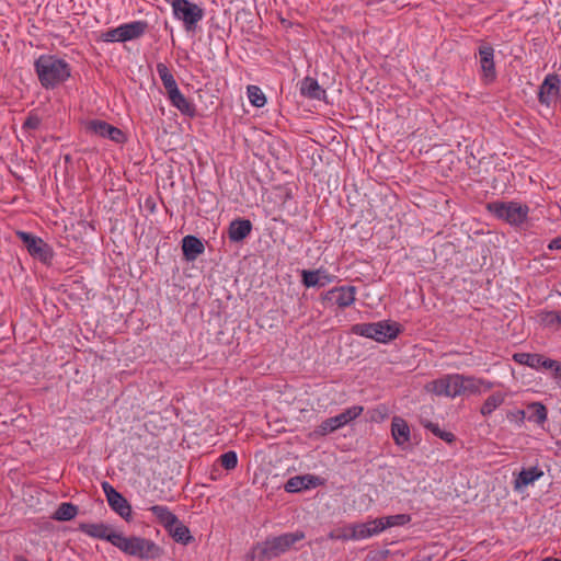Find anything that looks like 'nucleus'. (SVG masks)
Wrapping results in <instances>:
<instances>
[{
	"label": "nucleus",
	"mask_w": 561,
	"mask_h": 561,
	"mask_svg": "<svg viewBox=\"0 0 561 561\" xmlns=\"http://www.w3.org/2000/svg\"><path fill=\"white\" fill-rule=\"evenodd\" d=\"M78 514V507L72 503H61L55 511L53 518L59 522L73 519Z\"/></svg>",
	"instance_id": "7c9ffc66"
},
{
	"label": "nucleus",
	"mask_w": 561,
	"mask_h": 561,
	"mask_svg": "<svg viewBox=\"0 0 561 561\" xmlns=\"http://www.w3.org/2000/svg\"><path fill=\"white\" fill-rule=\"evenodd\" d=\"M321 484V480L319 477L306 474V476H296L290 478L285 483V491L288 493H295L302 490H307L310 488H316Z\"/></svg>",
	"instance_id": "f3484780"
},
{
	"label": "nucleus",
	"mask_w": 561,
	"mask_h": 561,
	"mask_svg": "<svg viewBox=\"0 0 561 561\" xmlns=\"http://www.w3.org/2000/svg\"><path fill=\"white\" fill-rule=\"evenodd\" d=\"M247 94L250 103L255 107H263L266 104V98L260 87L250 84L247 87Z\"/></svg>",
	"instance_id": "f704fd0d"
},
{
	"label": "nucleus",
	"mask_w": 561,
	"mask_h": 561,
	"mask_svg": "<svg viewBox=\"0 0 561 561\" xmlns=\"http://www.w3.org/2000/svg\"><path fill=\"white\" fill-rule=\"evenodd\" d=\"M552 377L556 379L557 385L561 389V364L558 363V365H557V367H556V369L553 371Z\"/></svg>",
	"instance_id": "49530a36"
},
{
	"label": "nucleus",
	"mask_w": 561,
	"mask_h": 561,
	"mask_svg": "<svg viewBox=\"0 0 561 561\" xmlns=\"http://www.w3.org/2000/svg\"><path fill=\"white\" fill-rule=\"evenodd\" d=\"M542 561H561L560 559L546 558Z\"/></svg>",
	"instance_id": "3c124183"
},
{
	"label": "nucleus",
	"mask_w": 561,
	"mask_h": 561,
	"mask_svg": "<svg viewBox=\"0 0 561 561\" xmlns=\"http://www.w3.org/2000/svg\"><path fill=\"white\" fill-rule=\"evenodd\" d=\"M15 561H28V560H26L25 558L19 556V557H15Z\"/></svg>",
	"instance_id": "8fccbe9b"
},
{
	"label": "nucleus",
	"mask_w": 561,
	"mask_h": 561,
	"mask_svg": "<svg viewBox=\"0 0 561 561\" xmlns=\"http://www.w3.org/2000/svg\"><path fill=\"white\" fill-rule=\"evenodd\" d=\"M557 445H558L559 450H560V453H561V442H558V443H557Z\"/></svg>",
	"instance_id": "603ef678"
},
{
	"label": "nucleus",
	"mask_w": 561,
	"mask_h": 561,
	"mask_svg": "<svg viewBox=\"0 0 561 561\" xmlns=\"http://www.w3.org/2000/svg\"><path fill=\"white\" fill-rule=\"evenodd\" d=\"M305 538V533H286L280 536L266 539L257 546L260 554L264 559H273L288 551L296 542Z\"/></svg>",
	"instance_id": "20e7f679"
},
{
	"label": "nucleus",
	"mask_w": 561,
	"mask_h": 561,
	"mask_svg": "<svg viewBox=\"0 0 561 561\" xmlns=\"http://www.w3.org/2000/svg\"><path fill=\"white\" fill-rule=\"evenodd\" d=\"M364 411L362 405H353L347 408L342 413L335 415L337 423L341 427L347 425L353 420L357 419Z\"/></svg>",
	"instance_id": "473e14b6"
},
{
	"label": "nucleus",
	"mask_w": 561,
	"mask_h": 561,
	"mask_svg": "<svg viewBox=\"0 0 561 561\" xmlns=\"http://www.w3.org/2000/svg\"><path fill=\"white\" fill-rule=\"evenodd\" d=\"M378 520H381L383 525V530L387 528L396 527V526H404L411 522V515L409 514H397L390 515L386 517H380Z\"/></svg>",
	"instance_id": "72a5a7b5"
},
{
	"label": "nucleus",
	"mask_w": 561,
	"mask_h": 561,
	"mask_svg": "<svg viewBox=\"0 0 561 561\" xmlns=\"http://www.w3.org/2000/svg\"><path fill=\"white\" fill-rule=\"evenodd\" d=\"M34 69L45 89H54L71 76L70 65L55 55H41L34 62Z\"/></svg>",
	"instance_id": "f257e3e1"
},
{
	"label": "nucleus",
	"mask_w": 561,
	"mask_h": 561,
	"mask_svg": "<svg viewBox=\"0 0 561 561\" xmlns=\"http://www.w3.org/2000/svg\"><path fill=\"white\" fill-rule=\"evenodd\" d=\"M16 236L23 242L32 257L47 265L51 263L54 251L42 238L26 231H18Z\"/></svg>",
	"instance_id": "0eeeda50"
},
{
	"label": "nucleus",
	"mask_w": 561,
	"mask_h": 561,
	"mask_svg": "<svg viewBox=\"0 0 561 561\" xmlns=\"http://www.w3.org/2000/svg\"><path fill=\"white\" fill-rule=\"evenodd\" d=\"M42 124L41 117L34 113L33 111L28 113L26 119L22 125V129L25 131H31L37 129Z\"/></svg>",
	"instance_id": "ea45409f"
},
{
	"label": "nucleus",
	"mask_w": 561,
	"mask_h": 561,
	"mask_svg": "<svg viewBox=\"0 0 561 561\" xmlns=\"http://www.w3.org/2000/svg\"><path fill=\"white\" fill-rule=\"evenodd\" d=\"M352 535H353V525L350 524L348 526L343 528L341 531H339V534L336 535V539L337 540H354V538L351 537Z\"/></svg>",
	"instance_id": "37998d69"
},
{
	"label": "nucleus",
	"mask_w": 561,
	"mask_h": 561,
	"mask_svg": "<svg viewBox=\"0 0 561 561\" xmlns=\"http://www.w3.org/2000/svg\"><path fill=\"white\" fill-rule=\"evenodd\" d=\"M341 428L335 416L324 420L314 431L320 436H325L336 430Z\"/></svg>",
	"instance_id": "4c0bfd02"
},
{
	"label": "nucleus",
	"mask_w": 561,
	"mask_h": 561,
	"mask_svg": "<svg viewBox=\"0 0 561 561\" xmlns=\"http://www.w3.org/2000/svg\"><path fill=\"white\" fill-rule=\"evenodd\" d=\"M78 529L91 538L106 540L114 547L121 534L115 531L111 525L104 523H80Z\"/></svg>",
	"instance_id": "9d476101"
},
{
	"label": "nucleus",
	"mask_w": 561,
	"mask_h": 561,
	"mask_svg": "<svg viewBox=\"0 0 561 561\" xmlns=\"http://www.w3.org/2000/svg\"><path fill=\"white\" fill-rule=\"evenodd\" d=\"M353 525V535L351 537L354 540H363L373 536L379 535L383 531V525L378 518L368 520L366 523H355Z\"/></svg>",
	"instance_id": "2eb2a0df"
},
{
	"label": "nucleus",
	"mask_w": 561,
	"mask_h": 561,
	"mask_svg": "<svg viewBox=\"0 0 561 561\" xmlns=\"http://www.w3.org/2000/svg\"><path fill=\"white\" fill-rule=\"evenodd\" d=\"M149 511L165 529L171 527L178 519V517L164 505H153Z\"/></svg>",
	"instance_id": "cd10ccee"
},
{
	"label": "nucleus",
	"mask_w": 561,
	"mask_h": 561,
	"mask_svg": "<svg viewBox=\"0 0 561 561\" xmlns=\"http://www.w3.org/2000/svg\"><path fill=\"white\" fill-rule=\"evenodd\" d=\"M481 80L485 84L493 83L496 80V69L494 62V48L483 43L478 48Z\"/></svg>",
	"instance_id": "1a4fd4ad"
},
{
	"label": "nucleus",
	"mask_w": 561,
	"mask_h": 561,
	"mask_svg": "<svg viewBox=\"0 0 561 561\" xmlns=\"http://www.w3.org/2000/svg\"><path fill=\"white\" fill-rule=\"evenodd\" d=\"M391 435L394 443L402 446L409 443L411 433L410 427L405 420L400 416H394L391 421Z\"/></svg>",
	"instance_id": "aec40b11"
},
{
	"label": "nucleus",
	"mask_w": 561,
	"mask_h": 561,
	"mask_svg": "<svg viewBox=\"0 0 561 561\" xmlns=\"http://www.w3.org/2000/svg\"><path fill=\"white\" fill-rule=\"evenodd\" d=\"M561 80L557 75H548L539 87L538 100L541 104L550 106L560 94Z\"/></svg>",
	"instance_id": "ddd939ff"
},
{
	"label": "nucleus",
	"mask_w": 561,
	"mask_h": 561,
	"mask_svg": "<svg viewBox=\"0 0 561 561\" xmlns=\"http://www.w3.org/2000/svg\"><path fill=\"white\" fill-rule=\"evenodd\" d=\"M513 359L515 363L519 365L528 366L533 369H549L552 373L554 371L558 362L547 358L540 354H531V353H515L513 355Z\"/></svg>",
	"instance_id": "4468645a"
},
{
	"label": "nucleus",
	"mask_w": 561,
	"mask_h": 561,
	"mask_svg": "<svg viewBox=\"0 0 561 561\" xmlns=\"http://www.w3.org/2000/svg\"><path fill=\"white\" fill-rule=\"evenodd\" d=\"M165 530L179 543L188 545L193 540V536L191 535L188 527L180 522L179 518Z\"/></svg>",
	"instance_id": "393cba45"
},
{
	"label": "nucleus",
	"mask_w": 561,
	"mask_h": 561,
	"mask_svg": "<svg viewBox=\"0 0 561 561\" xmlns=\"http://www.w3.org/2000/svg\"><path fill=\"white\" fill-rule=\"evenodd\" d=\"M302 277V284L306 287H323L330 283L333 282V276L330 274L321 271V270H314V271H308L304 270L301 272Z\"/></svg>",
	"instance_id": "a211bd4d"
},
{
	"label": "nucleus",
	"mask_w": 561,
	"mask_h": 561,
	"mask_svg": "<svg viewBox=\"0 0 561 561\" xmlns=\"http://www.w3.org/2000/svg\"><path fill=\"white\" fill-rule=\"evenodd\" d=\"M167 2L171 5L174 19L182 22L186 32L196 30L204 18L202 7L190 0H167Z\"/></svg>",
	"instance_id": "7ed1b4c3"
},
{
	"label": "nucleus",
	"mask_w": 561,
	"mask_h": 561,
	"mask_svg": "<svg viewBox=\"0 0 561 561\" xmlns=\"http://www.w3.org/2000/svg\"><path fill=\"white\" fill-rule=\"evenodd\" d=\"M219 463L227 470H232L238 465V456L234 451L230 450L222 454L219 459Z\"/></svg>",
	"instance_id": "58836bf2"
},
{
	"label": "nucleus",
	"mask_w": 561,
	"mask_h": 561,
	"mask_svg": "<svg viewBox=\"0 0 561 561\" xmlns=\"http://www.w3.org/2000/svg\"><path fill=\"white\" fill-rule=\"evenodd\" d=\"M526 419L536 424H543L548 417L547 408L540 402H533L527 405Z\"/></svg>",
	"instance_id": "a878e982"
},
{
	"label": "nucleus",
	"mask_w": 561,
	"mask_h": 561,
	"mask_svg": "<svg viewBox=\"0 0 561 561\" xmlns=\"http://www.w3.org/2000/svg\"><path fill=\"white\" fill-rule=\"evenodd\" d=\"M85 129L92 135L107 138L116 144H123L125 141L124 133L119 128L106 123L105 121L91 119L87 122Z\"/></svg>",
	"instance_id": "9b49d317"
},
{
	"label": "nucleus",
	"mask_w": 561,
	"mask_h": 561,
	"mask_svg": "<svg viewBox=\"0 0 561 561\" xmlns=\"http://www.w3.org/2000/svg\"><path fill=\"white\" fill-rule=\"evenodd\" d=\"M543 471L536 466L523 469L514 481V488L515 490H520L529 484H533L535 481L543 477Z\"/></svg>",
	"instance_id": "4be33fe9"
},
{
	"label": "nucleus",
	"mask_w": 561,
	"mask_h": 561,
	"mask_svg": "<svg viewBox=\"0 0 561 561\" xmlns=\"http://www.w3.org/2000/svg\"><path fill=\"white\" fill-rule=\"evenodd\" d=\"M157 72L159 75V78L161 79V82L167 91V95L171 93L172 91L179 89L178 83L169 69V67L159 62L157 64Z\"/></svg>",
	"instance_id": "c756f323"
},
{
	"label": "nucleus",
	"mask_w": 561,
	"mask_h": 561,
	"mask_svg": "<svg viewBox=\"0 0 561 561\" xmlns=\"http://www.w3.org/2000/svg\"><path fill=\"white\" fill-rule=\"evenodd\" d=\"M104 42H123L121 25L102 34Z\"/></svg>",
	"instance_id": "a19ab883"
},
{
	"label": "nucleus",
	"mask_w": 561,
	"mask_h": 561,
	"mask_svg": "<svg viewBox=\"0 0 561 561\" xmlns=\"http://www.w3.org/2000/svg\"><path fill=\"white\" fill-rule=\"evenodd\" d=\"M481 381L480 378H474L470 376H463L461 375V389H460V396L461 394H477L481 393Z\"/></svg>",
	"instance_id": "2f4dec72"
},
{
	"label": "nucleus",
	"mask_w": 561,
	"mask_h": 561,
	"mask_svg": "<svg viewBox=\"0 0 561 561\" xmlns=\"http://www.w3.org/2000/svg\"><path fill=\"white\" fill-rule=\"evenodd\" d=\"M488 209L499 219L510 225H520L528 216L529 207L516 202H495L488 205Z\"/></svg>",
	"instance_id": "39448f33"
},
{
	"label": "nucleus",
	"mask_w": 561,
	"mask_h": 561,
	"mask_svg": "<svg viewBox=\"0 0 561 561\" xmlns=\"http://www.w3.org/2000/svg\"><path fill=\"white\" fill-rule=\"evenodd\" d=\"M148 28L146 21H133L121 25L123 42L139 38Z\"/></svg>",
	"instance_id": "b1692460"
},
{
	"label": "nucleus",
	"mask_w": 561,
	"mask_h": 561,
	"mask_svg": "<svg viewBox=\"0 0 561 561\" xmlns=\"http://www.w3.org/2000/svg\"><path fill=\"white\" fill-rule=\"evenodd\" d=\"M545 321L548 322V323H559L561 324V313L560 312H556V311H551V312H548L545 317Z\"/></svg>",
	"instance_id": "c03bdc74"
},
{
	"label": "nucleus",
	"mask_w": 561,
	"mask_h": 561,
	"mask_svg": "<svg viewBox=\"0 0 561 561\" xmlns=\"http://www.w3.org/2000/svg\"><path fill=\"white\" fill-rule=\"evenodd\" d=\"M356 293L355 286H337L321 294L320 299L324 307L336 306L341 309H345L355 302Z\"/></svg>",
	"instance_id": "6e6552de"
},
{
	"label": "nucleus",
	"mask_w": 561,
	"mask_h": 561,
	"mask_svg": "<svg viewBox=\"0 0 561 561\" xmlns=\"http://www.w3.org/2000/svg\"><path fill=\"white\" fill-rule=\"evenodd\" d=\"M351 331L353 334L375 340V322L354 324Z\"/></svg>",
	"instance_id": "e433bc0d"
},
{
	"label": "nucleus",
	"mask_w": 561,
	"mask_h": 561,
	"mask_svg": "<svg viewBox=\"0 0 561 561\" xmlns=\"http://www.w3.org/2000/svg\"><path fill=\"white\" fill-rule=\"evenodd\" d=\"M182 250L187 261H194L205 250L203 242L194 237L186 236L182 240Z\"/></svg>",
	"instance_id": "5701e85b"
},
{
	"label": "nucleus",
	"mask_w": 561,
	"mask_h": 561,
	"mask_svg": "<svg viewBox=\"0 0 561 561\" xmlns=\"http://www.w3.org/2000/svg\"><path fill=\"white\" fill-rule=\"evenodd\" d=\"M103 492L106 496L110 507L122 518L129 520L131 517V506L127 500L117 492L108 482L102 483Z\"/></svg>",
	"instance_id": "f8f14e48"
},
{
	"label": "nucleus",
	"mask_w": 561,
	"mask_h": 561,
	"mask_svg": "<svg viewBox=\"0 0 561 561\" xmlns=\"http://www.w3.org/2000/svg\"><path fill=\"white\" fill-rule=\"evenodd\" d=\"M123 553L141 560H156L163 554V549L154 541L139 537H125L122 533L115 546Z\"/></svg>",
	"instance_id": "f03ea898"
},
{
	"label": "nucleus",
	"mask_w": 561,
	"mask_h": 561,
	"mask_svg": "<svg viewBox=\"0 0 561 561\" xmlns=\"http://www.w3.org/2000/svg\"><path fill=\"white\" fill-rule=\"evenodd\" d=\"M252 230V224L248 219H234L230 222L228 236L230 241L240 242L244 240Z\"/></svg>",
	"instance_id": "6ab92c4d"
},
{
	"label": "nucleus",
	"mask_w": 561,
	"mask_h": 561,
	"mask_svg": "<svg viewBox=\"0 0 561 561\" xmlns=\"http://www.w3.org/2000/svg\"><path fill=\"white\" fill-rule=\"evenodd\" d=\"M422 425L446 443H453L455 440V435L451 432L440 430L436 423L426 421L422 422Z\"/></svg>",
	"instance_id": "c9c22d12"
},
{
	"label": "nucleus",
	"mask_w": 561,
	"mask_h": 561,
	"mask_svg": "<svg viewBox=\"0 0 561 561\" xmlns=\"http://www.w3.org/2000/svg\"><path fill=\"white\" fill-rule=\"evenodd\" d=\"M480 381L482 382V383H481L482 392H484V391H488V390L492 389V388H493V386H494V383H493V382H491V381H489V380H485V379H481V378H480Z\"/></svg>",
	"instance_id": "de8ad7c7"
},
{
	"label": "nucleus",
	"mask_w": 561,
	"mask_h": 561,
	"mask_svg": "<svg viewBox=\"0 0 561 561\" xmlns=\"http://www.w3.org/2000/svg\"><path fill=\"white\" fill-rule=\"evenodd\" d=\"M337 534H339V531H337V533L332 531V533H330L329 537H330L331 539H336V535H337Z\"/></svg>",
	"instance_id": "09e8293b"
},
{
	"label": "nucleus",
	"mask_w": 561,
	"mask_h": 561,
	"mask_svg": "<svg viewBox=\"0 0 561 561\" xmlns=\"http://www.w3.org/2000/svg\"><path fill=\"white\" fill-rule=\"evenodd\" d=\"M507 419L512 422H517L518 424H523L526 420V411L525 410H516L512 411L507 414Z\"/></svg>",
	"instance_id": "79ce46f5"
},
{
	"label": "nucleus",
	"mask_w": 561,
	"mask_h": 561,
	"mask_svg": "<svg viewBox=\"0 0 561 561\" xmlns=\"http://www.w3.org/2000/svg\"><path fill=\"white\" fill-rule=\"evenodd\" d=\"M427 392L437 397L456 398L460 396L461 375L447 374L438 379L427 382L424 387Z\"/></svg>",
	"instance_id": "423d86ee"
},
{
	"label": "nucleus",
	"mask_w": 561,
	"mask_h": 561,
	"mask_svg": "<svg viewBox=\"0 0 561 561\" xmlns=\"http://www.w3.org/2000/svg\"><path fill=\"white\" fill-rule=\"evenodd\" d=\"M548 249L550 250H561V237H557L550 241L548 244Z\"/></svg>",
	"instance_id": "a18cd8bd"
},
{
	"label": "nucleus",
	"mask_w": 561,
	"mask_h": 561,
	"mask_svg": "<svg viewBox=\"0 0 561 561\" xmlns=\"http://www.w3.org/2000/svg\"><path fill=\"white\" fill-rule=\"evenodd\" d=\"M300 92L302 95L316 100H320L324 94V90L320 88L318 81L310 77H306L301 81Z\"/></svg>",
	"instance_id": "c85d7f7f"
},
{
	"label": "nucleus",
	"mask_w": 561,
	"mask_h": 561,
	"mask_svg": "<svg viewBox=\"0 0 561 561\" xmlns=\"http://www.w3.org/2000/svg\"><path fill=\"white\" fill-rule=\"evenodd\" d=\"M168 99L171 102V104L174 107H176L183 115L190 117L195 116L196 110L194 104L184 96L180 89H176L169 93Z\"/></svg>",
	"instance_id": "412c9836"
},
{
	"label": "nucleus",
	"mask_w": 561,
	"mask_h": 561,
	"mask_svg": "<svg viewBox=\"0 0 561 561\" xmlns=\"http://www.w3.org/2000/svg\"><path fill=\"white\" fill-rule=\"evenodd\" d=\"M506 398V393L502 391H496L490 394L483 404L481 405L480 413L483 416L491 415L499 407H501Z\"/></svg>",
	"instance_id": "bb28decb"
},
{
	"label": "nucleus",
	"mask_w": 561,
	"mask_h": 561,
	"mask_svg": "<svg viewBox=\"0 0 561 561\" xmlns=\"http://www.w3.org/2000/svg\"><path fill=\"white\" fill-rule=\"evenodd\" d=\"M401 332V327L392 321L375 322V341L379 343H388L394 340Z\"/></svg>",
	"instance_id": "dca6fc26"
}]
</instances>
